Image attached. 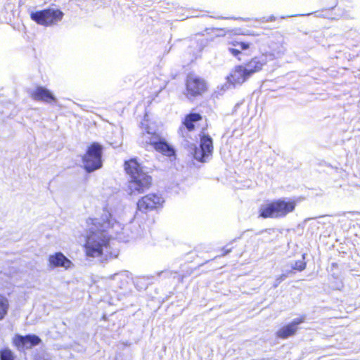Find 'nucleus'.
<instances>
[{"label": "nucleus", "mask_w": 360, "mask_h": 360, "mask_svg": "<svg viewBox=\"0 0 360 360\" xmlns=\"http://www.w3.org/2000/svg\"><path fill=\"white\" fill-rule=\"evenodd\" d=\"M92 226L89 228V234L84 245L86 255L89 258L98 257L103 255L104 251L108 253L110 229L118 230L115 226L120 227V224L112 219L108 212H105L101 219H90Z\"/></svg>", "instance_id": "1"}, {"label": "nucleus", "mask_w": 360, "mask_h": 360, "mask_svg": "<svg viewBox=\"0 0 360 360\" xmlns=\"http://www.w3.org/2000/svg\"><path fill=\"white\" fill-rule=\"evenodd\" d=\"M124 169L130 176L128 185L130 194L143 193L150 188L152 178L143 171L136 159L125 161Z\"/></svg>", "instance_id": "2"}, {"label": "nucleus", "mask_w": 360, "mask_h": 360, "mask_svg": "<svg viewBox=\"0 0 360 360\" xmlns=\"http://www.w3.org/2000/svg\"><path fill=\"white\" fill-rule=\"evenodd\" d=\"M296 203L285 198L274 200L261 205L259 207V217L262 219H281L292 212Z\"/></svg>", "instance_id": "3"}, {"label": "nucleus", "mask_w": 360, "mask_h": 360, "mask_svg": "<svg viewBox=\"0 0 360 360\" xmlns=\"http://www.w3.org/2000/svg\"><path fill=\"white\" fill-rule=\"evenodd\" d=\"M266 63V58L264 56L255 57L245 65L236 66L228 77V80L233 85L241 84L252 74L261 70Z\"/></svg>", "instance_id": "4"}, {"label": "nucleus", "mask_w": 360, "mask_h": 360, "mask_svg": "<svg viewBox=\"0 0 360 360\" xmlns=\"http://www.w3.org/2000/svg\"><path fill=\"white\" fill-rule=\"evenodd\" d=\"M188 151L193 158L201 162H205L207 159L212 156L213 153V140L212 138L207 134L200 135V148H198L195 143H187Z\"/></svg>", "instance_id": "5"}, {"label": "nucleus", "mask_w": 360, "mask_h": 360, "mask_svg": "<svg viewBox=\"0 0 360 360\" xmlns=\"http://www.w3.org/2000/svg\"><path fill=\"white\" fill-rule=\"evenodd\" d=\"M141 143L146 147H150L163 155L171 157L175 154L174 148L159 134L146 131L143 133Z\"/></svg>", "instance_id": "6"}, {"label": "nucleus", "mask_w": 360, "mask_h": 360, "mask_svg": "<svg viewBox=\"0 0 360 360\" xmlns=\"http://www.w3.org/2000/svg\"><path fill=\"white\" fill-rule=\"evenodd\" d=\"M103 147L98 143L91 144L83 156L82 163L87 172H92L102 167Z\"/></svg>", "instance_id": "7"}, {"label": "nucleus", "mask_w": 360, "mask_h": 360, "mask_svg": "<svg viewBox=\"0 0 360 360\" xmlns=\"http://www.w3.org/2000/svg\"><path fill=\"white\" fill-rule=\"evenodd\" d=\"M63 13L58 9L48 8L32 11L30 18L32 20L42 25H51L61 20Z\"/></svg>", "instance_id": "8"}, {"label": "nucleus", "mask_w": 360, "mask_h": 360, "mask_svg": "<svg viewBox=\"0 0 360 360\" xmlns=\"http://www.w3.org/2000/svg\"><path fill=\"white\" fill-rule=\"evenodd\" d=\"M41 342V338L34 334H27L25 335L16 334L13 339L14 345L20 352H25V350L30 349L32 347L39 345Z\"/></svg>", "instance_id": "9"}, {"label": "nucleus", "mask_w": 360, "mask_h": 360, "mask_svg": "<svg viewBox=\"0 0 360 360\" xmlns=\"http://www.w3.org/2000/svg\"><path fill=\"white\" fill-rule=\"evenodd\" d=\"M186 86L188 92L187 97L188 98H190V96L194 97L201 95L207 89L205 81L203 79L192 74L188 75Z\"/></svg>", "instance_id": "10"}, {"label": "nucleus", "mask_w": 360, "mask_h": 360, "mask_svg": "<svg viewBox=\"0 0 360 360\" xmlns=\"http://www.w3.org/2000/svg\"><path fill=\"white\" fill-rule=\"evenodd\" d=\"M164 202L162 196L151 193L142 197L137 202V210L143 213H147L158 208Z\"/></svg>", "instance_id": "11"}, {"label": "nucleus", "mask_w": 360, "mask_h": 360, "mask_svg": "<svg viewBox=\"0 0 360 360\" xmlns=\"http://www.w3.org/2000/svg\"><path fill=\"white\" fill-rule=\"evenodd\" d=\"M306 316L304 315L300 318L294 319L290 323L281 328L277 332V337L286 339L295 334L298 329V325L304 322Z\"/></svg>", "instance_id": "12"}, {"label": "nucleus", "mask_w": 360, "mask_h": 360, "mask_svg": "<svg viewBox=\"0 0 360 360\" xmlns=\"http://www.w3.org/2000/svg\"><path fill=\"white\" fill-rule=\"evenodd\" d=\"M32 99L51 103L56 101L55 96L46 87L39 86L30 92Z\"/></svg>", "instance_id": "13"}, {"label": "nucleus", "mask_w": 360, "mask_h": 360, "mask_svg": "<svg viewBox=\"0 0 360 360\" xmlns=\"http://www.w3.org/2000/svg\"><path fill=\"white\" fill-rule=\"evenodd\" d=\"M49 264L52 267H64L68 269L72 265V262L62 252H56L49 258Z\"/></svg>", "instance_id": "14"}, {"label": "nucleus", "mask_w": 360, "mask_h": 360, "mask_svg": "<svg viewBox=\"0 0 360 360\" xmlns=\"http://www.w3.org/2000/svg\"><path fill=\"white\" fill-rule=\"evenodd\" d=\"M202 119L200 114L197 112H191L187 115L184 119V124L188 131H193L195 128V123L200 121Z\"/></svg>", "instance_id": "15"}, {"label": "nucleus", "mask_w": 360, "mask_h": 360, "mask_svg": "<svg viewBox=\"0 0 360 360\" xmlns=\"http://www.w3.org/2000/svg\"><path fill=\"white\" fill-rule=\"evenodd\" d=\"M8 307L9 303L8 299L0 295V320H2L7 314Z\"/></svg>", "instance_id": "16"}, {"label": "nucleus", "mask_w": 360, "mask_h": 360, "mask_svg": "<svg viewBox=\"0 0 360 360\" xmlns=\"http://www.w3.org/2000/svg\"><path fill=\"white\" fill-rule=\"evenodd\" d=\"M15 356L9 348H4L0 350V360H15Z\"/></svg>", "instance_id": "17"}, {"label": "nucleus", "mask_w": 360, "mask_h": 360, "mask_svg": "<svg viewBox=\"0 0 360 360\" xmlns=\"http://www.w3.org/2000/svg\"><path fill=\"white\" fill-rule=\"evenodd\" d=\"M292 269L302 271L306 268V263L303 260L296 261L292 266Z\"/></svg>", "instance_id": "18"}, {"label": "nucleus", "mask_w": 360, "mask_h": 360, "mask_svg": "<svg viewBox=\"0 0 360 360\" xmlns=\"http://www.w3.org/2000/svg\"><path fill=\"white\" fill-rule=\"evenodd\" d=\"M113 279L116 281H120L121 284L119 285V288H123L125 285L127 283L126 279L124 278V274H115L113 275Z\"/></svg>", "instance_id": "19"}, {"label": "nucleus", "mask_w": 360, "mask_h": 360, "mask_svg": "<svg viewBox=\"0 0 360 360\" xmlns=\"http://www.w3.org/2000/svg\"><path fill=\"white\" fill-rule=\"evenodd\" d=\"M233 46L239 49L241 51L247 50L250 47V44L243 41H233L232 43Z\"/></svg>", "instance_id": "20"}, {"label": "nucleus", "mask_w": 360, "mask_h": 360, "mask_svg": "<svg viewBox=\"0 0 360 360\" xmlns=\"http://www.w3.org/2000/svg\"><path fill=\"white\" fill-rule=\"evenodd\" d=\"M287 278V275L286 274H282L280 276H278L276 281H275V283L273 285V287L274 288H277L278 286V285L282 282L283 281L285 278Z\"/></svg>", "instance_id": "21"}, {"label": "nucleus", "mask_w": 360, "mask_h": 360, "mask_svg": "<svg viewBox=\"0 0 360 360\" xmlns=\"http://www.w3.org/2000/svg\"><path fill=\"white\" fill-rule=\"evenodd\" d=\"M229 51L234 56L237 57L241 52L240 50L236 47L229 48Z\"/></svg>", "instance_id": "22"}, {"label": "nucleus", "mask_w": 360, "mask_h": 360, "mask_svg": "<svg viewBox=\"0 0 360 360\" xmlns=\"http://www.w3.org/2000/svg\"><path fill=\"white\" fill-rule=\"evenodd\" d=\"M222 250H223V253L221 255L217 256L216 257L226 255L227 254L231 252V248H227L226 247H224Z\"/></svg>", "instance_id": "23"}, {"label": "nucleus", "mask_w": 360, "mask_h": 360, "mask_svg": "<svg viewBox=\"0 0 360 360\" xmlns=\"http://www.w3.org/2000/svg\"><path fill=\"white\" fill-rule=\"evenodd\" d=\"M276 17L274 15H271L269 18H263L262 22H273L275 21Z\"/></svg>", "instance_id": "24"}, {"label": "nucleus", "mask_w": 360, "mask_h": 360, "mask_svg": "<svg viewBox=\"0 0 360 360\" xmlns=\"http://www.w3.org/2000/svg\"><path fill=\"white\" fill-rule=\"evenodd\" d=\"M137 236H138V235H133V236H131V238H136Z\"/></svg>", "instance_id": "25"}, {"label": "nucleus", "mask_w": 360, "mask_h": 360, "mask_svg": "<svg viewBox=\"0 0 360 360\" xmlns=\"http://www.w3.org/2000/svg\"><path fill=\"white\" fill-rule=\"evenodd\" d=\"M167 274L168 273H167V272H164V271H162V272L160 273V274Z\"/></svg>", "instance_id": "26"}, {"label": "nucleus", "mask_w": 360, "mask_h": 360, "mask_svg": "<svg viewBox=\"0 0 360 360\" xmlns=\"http://www.w3.org/2000/svg\"><path fill=\"white\" fill-rule=\"evenodd\" d=\"M117 254H114V255H113V257H117Z\"/></svg>", "instance_id": "27"}]
</instances>
